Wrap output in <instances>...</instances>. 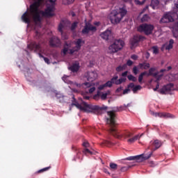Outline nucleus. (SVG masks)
<instances>
[{"label": "nucleus", "instance_id": "47", "mask_svg": "<svg viewBox=\"0 0 178 178\" xmlns=\"http://www.w3.org/2000/svg\"><path fill=\"white\" fill-rule=\"evenodd\" d=\"M104 84H105L106 87H109V88L112 87V85H113L111 81H108Z\"/></svg>", "mask_w": 178, "mask_h": 178}, {"label": "nucleus", "instance_id": "2", "mask_svg": "<svg viewBox=\"0 0 178 178\" xmlns=\"http://www.w3.org/2000/svg\"><path fill=\"white\" fill-rule=\"evenodd\" d=\"M72 105L76 106L78 109H80V111H84V112H87L88 113H90V112H93L95 115H102L103 111H106V109H108L106 106L99 107V106L88 104L84 102H82L81 106V104H79V102L76 101L74 97H72Z\"/></svg>", "mask_w": 178, "mask_h": 178}, {"label": "nucleus", "instance_id": "61", "mask_svg": "<svg viewBox=\"0 0 178 178\" xmlns=\"http://www.w3.org/2000/svg\"><path fill=\"white\" fill-rule=\"evenodd\" d=\"M72 149L73 151H77V149H78L76 146L72 145Z\"/></svg>", "mask_w": 178, "mask_h": 178}, {"label": "nucleus", "instance_id": "20", "mask_svg": "<svg viewBox=\"0 0 178 178\" xmlns=\"http://www.w3.org/2000/svg\"><path fill=\"white\" fill-rule=\"evenodd\" d=\"M111 36L112 32L109 29H107L106 31L100 34V37L106 41H108V40H109V38H111Z\"/></svg>", "mask_w": 178, "mask_h": 178}, {"label": "nucleus", "instance_id": "26", "mask_svg": "<svg viewBox=\"0 0 178 178\" xmlns=\"http://www.w3.org/2000/svg\"><path fill=\"white\" fill-rule=\"evenodd\" d=\"M150 65L149 63H139L138 65V67H139V69H144L145 70H147V69H149Z\"/></svg>", "mask_w": 178, "mask_h": 178}, {"label": "nucleus", "instance_id": "33", "mask_svg": "<svg viewBox=\"0 0 178 178\" xmlns=\"http://www.w3.org/2000/svg\"><path fill=\"white\" fill-rule=\"evenodd\" d=\"M67 51H69V44L65 42V46L63 49V54H64V55H66V54H67Z\"/></svg>", "mask_w": 178, "mask_h": 178}, {"label": "nucleus", "instance_id": "35", "mask_svg": "<svg viewBox=\"0 0 178 178\" xmlns=\"http://www.w3.org/2000/svg\"><path fill=\"white\" fill-rule=\"evenodd\" d=\"M127 79L129 81H134V83H136V81H137V77L133 76L132 74L128 75Z\"/></svg>", "mask_w": 178, "mask_h": 178}, {"label": "nucleus", "instance_id": "53", "mask_svg": "<svg viewBox=\"0 0 178 178\" xmlns=\"http://www.w3.org/2000/svg\"><path fill=\"white\" fill-rule=\"evenodd\" d=\"M94 91H95V87L92 86V88H90L89 89V93L90 94H92V92H94Z\"/></svg>", "mask_w": 178, "mask_h": 178}, {"label": "nucleus", "instance_id": "8", "mask_svg": "<svg viewBox=\"0 0 178 178\" xmlns=\"http://www.w3.org/2000/svg\"><path fill=\"white\" fill-rule=\"evenodd\" d=\"M123 47H124V42L122 40H116L109 46L108 49L110 52L115 54L118 51H120Z\"/></svg>", "mask_w": 178, "mask_h": 178}, {"label": "nucleus", "instance_id": "40", "mask_svg": "<svg viewBox=\"0 0 178 178\" xmlns=\"http://www.w3.org/2000/svg\"><path fill=\"white\" fill-rule=\"evenodd\" d=\"M138 69H140V67H137V66H134L133 68V73L134 74H135V76H137V74H138Z\"/></svg>", "mask_w": 178, "mask_h": 178}, {"label": "nucleus", "instance_id": "21", "mask_svg": "<svg viewBox=\"0 0 178 178\" xmlns=\"http://www.w3.org/2000/svg\"><path fill=\"white\" fill-rule=\"evenodd\" d=\"M69 76L67 75H64L63 77H62V80L66 83L67 84H74V86H75L76 87H78V88H80V87H81V84L80 83H74L72 81H70L69 80Z\"/></svg>", "mask_w": 178, "mask_h": 178}, {"label": "nucleus", "instance_id": "29", "mask_svg": "<svg viewBox=\"0 0 178 178\" xmlns=\"http://www.w3.org/2000/svg\"><path fill=\"white\" fill-rule=\"evenodd\" d=\"M175 44V40L173 39H170L168 44L166 45L165 49L168 51L172 49L173 48V44Z\"/></svg>", "mask_w": 178, "mask_h": 178}, {"label": "nucleus", "instance_id": "13", "mask_svg": "<svg viewBox=\"0 0 178 178\" xmlns=\"http://www.w3.org/2000/svg\"><path fill=\"white\" fill-rule=\"evenodd\" d=\"M162 146V142L159 140H152L150 145L148 146L147 149H151L152 155L154 151H156Z\"/></svg>", "mask_w": 178, "mask_h": 178}, {"label": "nucleus", "instance_id": "56", "mask_svg": "<svg viewBox=\"0 0 178 178\" xmlns=\"http://www.w3.org/2000/svg\"><path fill=\"white\" fill-rule=\"evenodd\" d=\"M128 88H134V83H130L129 85H128Z\"/></svg>", "mask_w": 178, "mask_h": 178}, {"label": "nucleus", "instance_id": "51", "mask_svg": "<svg viewBox=\"0 0 178 178\" xmlns=\"http://www.w3.org/2000/svg\"><path fill=\"white\" fill-rule=\"evenodd\" d=\"M83 146L85 147V148H88V147H90V143H88L87 141H85L83 143Z\"/></svg>", "mask_w": 178, "mask_h": 178}, {"label": "nucleus", "instance_id": "24", "mask_svg": "<svg viewBox=\"0 0 178 178\" xmlns=\"http://www.w3.org/2000/svg\"><path fill=\"white\" fill-rule=\"evenodd\" d=\"M69 69L72 72V73H76V72H79V70L80 69V65L77 63H74L69 67Z\"/></svg>", "mask_w": 178, "mask_h": 178}, {"label": "nucleus", "instance_id": "14", "mask_svg": "<svg viewBox=\"0 0 178 178\" xmlns=\"http://www.w3.org/2000/svg\"><path fill=\"white\" fill-rule=\"evenodd\" d=\"M155 70H156V68L155 67H151L149 70V73L147 72V76H152L153 77H155V79H156V81H159V80H161V79H162V77H163V74H159V72H154Z\"/></svg>", "mask_w": 178, "mask_h": 178}, {"label": "nucleus", "instance_id": "63", "mask_svg": "<svg viewBox=\"0 0 178 178\" xmlns=\"http://www.w3.org/2000/svg\"><path fill=\"white\" fill-rule=\"evenodd\" d=\"M166 69H161V70H160V73H163V72H166Z\"/></svg>", "mask_w": 178, "mask_h": 178}, {"label": "nucleus", "instance_id": "7", "mask_svg": "<svg viewBox=\"0 0 178 178\" xmlns=\"http://www.w3.org/2000/svg\"><path fill=\"white\" fill-rule=\"evenodd\" d=\"M154 26L151 24H142L138 27L139 33H144L145 35H150L154 31Z\"/></svg>", "mask_w": 178, "mask_h": 178}, {"label": "nucleus", "instance_id": "49", "mask_svg": "<svg viewBox=\"0 0 178 178\" xmlns=\"http://www.w3.org/2000/svg\"><path fill=\"white\" fill-rule=\"evenodd\" d=\"M121 172H127L129 170L128 166H124L120 168Z\"/></svg>", "mask_w": 178, "mask_h": 178}, {"label": "nucleus", "instance_id": "57", "mask_svg": "<svg viewBox=\"0 0 178 178\" xmlns=\"http://www.w3.org/2000/svg\"><path fill=\"white\" fill-rule=\"evenodd\" d=\"M122 90H123V88L122 86L119 87L116 89V92H120V91H122Z\"/></svg>", "mask_w": 178, "mask_h": 178}, {"label": "nucleus", "instance_id": "25", "mask_svg": "<svg viewBox=\"0 0 178 178\" xmlns=\"http://www.w3.org/2000/svg\"><path fill=\"white\" fill-rule=\"evenodd\" d=\"M65 26H66V21L61 20L58 25V31L61 33V34H63V29H65Z\"/></svg>", "mask_w": 178, "mask_h": 178}, {"label": "nucleus", "instance_id": "41", "mask_svg": "<svg viewBox=\"0 0 178 178\" xmlns=\"http://www.w3.org/2000/svg\"><path fill=\"white\" fill-rule=\"evenodd\" d=\"M103 145H104L105 147H111V145H112V143L109 140H104L103 142Z\"/></svg>", "mask_w": 178, "mask_h": 178}, {"label": "nucleus", "instance_id": "45", "mask_svg": "<svg viewBox=\"0 0 178 178\" xmlns=\"http://www.w3.org/2000/svg\"><path fill=\"white\" fill-rule=\"evenodd\" d=\"M76 27H77V22H74L71 25V31H73L74 30H76Z\"/></svg>", "mask_w": 178, "mask_h": 178}, {"label": "nucleus", "instance_id": "62", "mask_svg": "<svg viewBox=\"0 0 178 178\" xmlns=\"http://www.w3.org/2000/svg\"><path fill=\"white\" fill-rule=\"evenodd\" d=\"M124 106H125V109H127V108L131 106V104H124Z\"/></svg>", "mask_w": 178, "mask_h": 178}, {"label": "nucleus", "instance_id": "50", "mask_svg": "<svg viewBox=\"0 0 178 178\" xmlns=\"http://www.w3.org/2000/svg\"><path fill=\"white\" fill-rule=\"evenodd\" d=\"M106 87V86L105 83L103 84V85H100V86L98 87V90H99L101 91V90H104Z\"/></svg>", "mask_w": 178, "mask_h": 178}, {"label": "nucleus", "instance_id": "4", "mask_svg": "<svg viewBox=\"0 0 178 178\" xmlns=\"http://www.w3.org/2000/svg\"><path fill=\"white\" fill-rule=\"evenodd\" d=\"M54 12H55V6L54 4H51L47 6L44 11L40 10L38 8L37 13L39 16L38 19L35 18L37 15L35 13H31V15L33 16V22L37 23L38 22H41L42 20L40 15H42L43 17H53V16H55V13Z\"/></svg>", "mask_w": 178, "mask_h": 178}, {"label": "nucleus", "instance_id": "19", "mask_svg": "<svg viewBox=\"0 0 178 178\" xmlns=\"http://www.w3.org/2000/svg\"><path fill=\"white\" fill-rule=\"evenodd\" d=\"M21 19L22 22H24V23H26V24H30L31 23V17L27 11L22 15Z\"/></svg>", "mask_w": 178, "mask_h": 178}, {"label": "nucleus", "instance_id": "54", "mask_svg": "<svg viewBox=\"0 0 178 178\" xmlns=\"http://www.w3.org/2000/svg\"><path fill=\"white\" fill-rule=\"evenodd\" d=\"M131 58L133 59V60H137V59H138V56L136 54L132 55Z\"/></svg>", "mask_w": 178, "mask_h": 178}, {"label": "nucleus", "instance_id": "15", "mask_svg": "<svg viewBox=\"0 0 178 178\" xmlns=\"http://www.w3.org/2000/svg\"><path fill=\"white\" fill-rule=\"evenodd\" d=\"M49 43L50 47H51L52 48H58L61 45L60 39H59L56 36L51 37L49 40Z\"/></svg>", "mask_w": 178, "mask_h": 178}, {"label": "nucleus", "instance_id": "64", "mask_svg": "<svg viewBox=\"0 0 178 178\" xmlns=\"http://www.w3.org/2000/svg\"><path fill=\"white\" fill-rule=\"evenodd\" d=\"M84 99H90V97L89 96H85L83 97Z\"/></svg>", "mask_w": 178, "mask_h": 178}, {"label": "nucleus", "instance_id": "37", "mask_svg": "<svg viewBox=\"0 0 178 178\" xmlns=\"http://www.w3.org/2000/svg\"><path fill=\"white\" fill-rule=\"evenodd\" d=\"M148 20H149V16H148L147 14L144 15L141 18V22L143 23H144V22H148Z\"/></svg>", "mask_w": 178, "mask_h": 178}, {"label": "nucleus", "instance_id": "22", "mask_svg": "<svg viewBox=\"0 0 178 178\" xmlns=\"http://www.w3.org/2000/svg\"><path fill=\"white\" fill-rule=\"evenodd\" d=\"M88 81H94L97 79V73L94 72H89L86 75Z\"/></svg>", "mask_w": 178, "mask_h": 178}, {"label": "nucleus", "instance_id": "44", "mask_svg": "<svg viewBox=\"0 0 178 178\" xmlns=\"http://www.w3.org/2000/svg\"><path fill=\"white\" fill-rule=\"evenodd\" d=\"M136 5H144L145 3V0L140 1V0H135Z\"/></svg>", "mask_w": 178, "mask_h": 178}, {"label": "nucleus", "instance_id": "28", "mask_svg": "<svg viewBox=\"0 0 178 178\" xmlns=\"http://www.w3.org/2000/svg\"><path fill=\"white\" fill-rule=\"evenodd\" d=\"M156 116H159V118H172V114L169 113H157Z\"/></svg>", "mask_w": 178, "mask_h": 178}, {"label": "nucleus", "instance_id": "36", "mask_svg": "<svg viewBox=\"0 0 178 178\" xmlns=\"http://www.w3.org/2000/svg\"><path fill=\"white\" fill-rule=\"evenodd\" d=\"M141 88H142L141 86L137 85L134 87V88L132 89V91L134 94H136V92H137V91L141 90Z\"/></svg>", "mask_w": 178, "mask_h": 178}, {"label": "nucleus", "instance_id": "18", "mask_svg": "<svg viewBox=\"0 0 178 178\" xmlns=\"http://www.w3.org/2000/svg\"><path fill=\"white\" fill-rule=\"evenodd\" d=\"M108 95H111V90H107L106 92L103 93L101 95V92L99 90L97 91V94L93 96L94 99H98L99 97H101L102 99L105 100L106 99V97Z\"/></svg>", "mask_w": 178, "mask_h": 178}, {"label": "nucleus", "instance_id": "43", "mask_svg": "<svg viewBox=\"0 0 178 178\" xmlns=\"http://www.w3.org/2000/svg\"><path fill=\"white\" fill-rule=\"evenodd\" d=\"M83 86H85L86 88H90V87H92V83L86 82L83 83Z\"/></svg>", "mask_w": 178, "mask_h": 178}, {"label": "nucleus", "instance_id": "59", "mask_svg": "<svg viewBox=\"0 0 178 178\" xmlns=\"http://www.w3.org/2000/svg\"><path fill=\"white\" fill-rule=\"evenodd\" d=\"M49 1L50 2V3H51V5H54L55 6V3L56 2V0H49Z\"/></svg>", "mask_w": 178, "mask_h": 178}, {"label": "nucleus", "instance_id": "17", "mask_svg": "<svg viewBox=\"0 0 178 178\" xmlns=\"http://www.w3.org/2000/svg\"><path fill=\"white\" fill-rule=\"evenodd\" d=\"M118 75L114 76L111 79V84H115V86H120L122 83H126L127 81V78H120Z\"/></svg>", "mask_w": 178, "mask_h": 178}, {"label": "nucleus", "instance_id": "52", "mask_svg": "<svg viewBox=\"0 0 178 178\" xmlns=\"http://www.w3.org/2000/svg\"><path fill=\"white\" fill-rule=\"evenodd\" d=\"M127 66H132L133 65V61H131V60H128L127 62Z\"/></svg>", "mask_w": 178, "mask_h": 178}, {"label": "nucleus", "instance_id": "46", "mask_svg": "<svg viewBox=\"0 0 178 178\" xmlns=\"http://www.w3.org/2000/svg\"><path fill=\"white\" fill-rule=\"evenodd\" d=\"M127 74H129V71H125L124 72L122 73L121 76V79H126V77H127Z\"/></svg>", "mask_w": 178, "mask_h": 178}, {"label": "nucleus", "instance_id": "16", "mask_svg": "<svg viewBox=\"0 0 178 178\" xmlns=\"http://www.w3.org/2000/svg\"><path fill=\"white\" fill-rule=\"evenodd\" d=\"M175 89V85H173V83H168L164 86H163V88L160 90H159V92H160V94H161L162 95H165V94H168V92H169V91H172Z\"/></svg>", "mask_w": 178, "mask_h": 178}, {"label": "nucleus", "instance_id": "38", "mask_svg": "<svg viewBox=\"0 0 178 178\" xmlns=\"http://www.w3.org/2000/svg\"><path fill=\"white\" fill-rule=\"evenodd\" d=\"M110 168L112 170H116V169H118V164L114 163H110Z\"/></svg>", "mask_w": 178, "mask_h": 178}, {"label": "nucleus", "instance_id": "9", "mask_svg": "<svg viewBox=\"0 0 178 178\" xmlns=\"http://www.w3.org/2000/svg\"><path fill=\"white\" fill-rule=\"evenodd\" d=\"M151 156H152V152H150L148 155H145L144 154H142L138 156H129L127 159H125V160L136 161V162H144V161L149 159Z\"/></svg>", "mask_w": 178, "mask_h": 178}, {"label": "nucleus", "instance_id": "48", "mask_svg": "<svg viewBox=\"0 0 178 178\" xmlns=\"http://www.w3.org/2000/svg\"><path fill=\"white\" fill-rule=\"evenodd\" d=\"M56 98H58V99H60V98H63V95H62L59 92H57V93H56Z\"/></svg>", "mask_w": 178, "mask_h": 178}, {"label": "nucleus", "instance_id": "55", "mask_svg": "<svg viewBox=\"0 0 178 178\" xmlns=\"http://www.w3.org/2000/svg\"><path fill=\"white\" fill-rule=\"evenodd\" d=\"M79 50L76 49V47H74L72 49L70 50V54H74V52H77Z\"/></svg>", "mask_w": 178, "mask_h": 178}, {"label": "nucleus", "instance_id": "1", "mask_svg": "<svg viewBox=\"0 0 178 178\" xmlns=\"http://www.w3.org/2000/svg\"><path fill=\"white\" fill-rule=\"evenodd\" d=\"M122 111H126V107L124 104L123 106H120V107H116L115 110L111 111H108L107 115H108V118L106 119L107 124H110L111 128L109 132L113 137L115 138H118V140H122L124 138H130L133 137V133L129 131H124L122 132H120L118 129L115 127V124H116V114L115 112H122Z\"/></svg>", "mask_w": 178, "mask_h": 178}, {"label": "nucleus", "instance_id": "3", "mask_svg": "<svg viewBox=\"0 0 178 178\" xmlns=\"http://www.w3.org/2000/svg\"><path fill=\"white\" fill-rule=\"evenodd\" d=\"M35 40H37L38 42H31L27 45V48L30 49V51H34V52L38 54L39 57L42 58L45 63L49 65L51 63L49 58L44 57L41 54V52H42V44H44V40H42V35L38 31L35 32Z\"/></svg>", "mask_w": 178, "mask_h": 178}, {"label": "nucleus", "instance_id": "60", "mask_svg": "<svg viewBox=\"0 0 178 178\" xmlns=\"http://www.w3.org/2000/svg\"><path fill=\"white\" fill-rule=\"evenodd\" d=\"M159 89V83H157L156 88H154V91H157Z\"/></svg>", "mask_w": 178, "mask_h": 178}, {"label": "nucleus", "instance_id": "58", "mask_svg": "<svg viewBox=\"0 0 178 178\" xmlns=\"http://www.w3.org/2000/svg\"><path fill=\"white\" fill-rule=\"evenodd\" d=\"M129 91H130V89L127 88V89H124L123 91V94L126 95L129 92Z\"/></svg>", "mask_w": 178, "mask_h": 178}, {"label": "nucleus", "instance_id": "27", "mask_svg": "<svg viewBox=\"0 0 178 178\" xmlns=\"http://www.w3.org/2000/svg\"><path fill=\"white\" fill-rule=\"evenodd\" d=\"M83 42H84L81 39L76 40V41L75 42V49L80 51V49H81V44H83Z\"/></svg>", "mask_w": 178, "mask_h": 178}, {"label": "nucleus", "instance_id": "23", "mask_svg": "<svg viewBox=\"0 0 178 178\" xmlns=\"http://www.w3.org/2000/svg\"><path fill=\"white\" fill-rule=\"evenodd\" d=\"M143 137V134L139 135H136L135 136H133L132 138H130L127 140V143H129V144H133V143H136L137 140H140Z\"/></svg>", "mask_w": 178, "mask_h": 178}, {"label": "nucleus", "instance_id": "6", "mask_svg": "<svg viewBox=\"0 0 178 178\" xmlns=\"http://www.w3.org/2000/svg\"><path fill=\"white\" fill-rule=\"evenodd\" d=\"M127 15V10L124 8H120L119 12L113 11L110 14V20L113 24L120 23V21Z\"/></svg>", "mask_w": 178, "mask_h": 178}, {"label": "nucleus", "instance_id": "11", "mask_svg": "<svg viewBox=\"0 0 178 178\" xmlns=\"http://www.w3.org/2000/svg\"><path fill=\"white\" fill-rule=\"evenodd\" d=\"M34 2L30 6L29 12L30 13H35V18L39 19L40 16L38 15V13H37L38 9H39L40 6H41V3H42V0H33Z\"/></svg>", "mask_w": 178, "mask_h": 178}, {"label": "nucleus", "instance_id": "32", "mask_svg": "<svg viewBox=\"0 0 178 178\" xmlns=\"http://www.w3.org/2000/svg\"><path fill=\"white\" fill-rule=\"evenodd\" d=\"M158 5H159V0H152L151 6L153 9H155Z\"/></svg>", "mask_w": 178, "mask_h": 178}, {"label": "nucleus", "instance_id": "39", "mask_svg": "<svg viewBox=\"0 0 178 178\" xmlns=\"http://www.w3.org/2000/svg\"><path fill=\"white\" fill-rule=\"evenodd\" d=\"M50 168H51V166L42 168L41 170H39L38 171V173H44V172L48 171Z\"/></svg>", "mask_w": 178, "mask_h": 178}, {"label": "nucleus", "instance_id": "12", "mask_svg": "<svg viewBox=\"0 0 178 178\" xmlns=\"http://www.w3.org/2000/svg\"><path fill=\"white\" fill-rule=\"evenodd\" d=\"M145 40V36H143L141 35H134V38L131 40V49H134V48H137L138 47V44L140 42H143Z\"/></svg>", "mask_w": 178, "mask_h": 178}, {"label": "nucleus", "instance_id": "31", "mask_svg": "<svg viewBox=\"0 0 178 178\" xmlns=\"http://www.w3.org/2000/svg\"><path fill=\"white\" fill-rule=\"evenodd\" d=\"M144 76H147V71H145L142 73L138 76V82L141 84L143 83V79H144Z\"/></svg>", "mask_w": 178, "mask_h": 178}, {"label": "nucleus", "instance_id": "34", "mask_svg": "<svg viewBox=\"0 0 178 178\" xmlns=\"http://www.w3.org/2000/svg\"><path fill=\"white\" fill-rule=\"evenodd\" d=\"M152 53L154 55H158L159 54V49L158 48V46H153L152 47Z\"/></svg>", "mask_w": 178, "mask_h": 178}, {"label": "nucleus", "instance_id": "5", "mask_svg": "<svg viewBox=\"0 0 178 178\" xmlns=\"http://www.w3.org/2000/svg\"><path fill=\"white\" fill-rule=\"evenodd\" d=\"M178 3H175L174 12H168L163 15L160 23H172L178 19Z\"/></svg>", "mask_w": 178, "mask_h": 178}, {"label": "nucleus", "instance_id": "42", "mask_svg": "<svg viewBox=\"0 0 178 178\" xmlns=\"http://www.w3.org/2000/svg\"><path fill=\"white\" fill-rule=\"evenodd\" d=\"M83 153L85 154V155H87V154H90V155H92V152L90 151V149H84L83 150Z\"/></svg>", "mask_w": 178, "mask_h": 178}, {"label": "nucleus", "instance_id": "30", "mask_svg": "<svg viewBox=\"0 0 178 178\" xmlns=\"http://www.w3.org/2000/svg\"><path fill=\"white\" fill-rule=\"evenodd\" d=\"M127 67V65L126 64H124L122 65H119L115 68L116 72L120 73V72H123V70H126V68Z\"/></svg>", "mask_w": 178, "mask_h": 178}, {"label": "nucleus", "instance_id": "10", "mask_svg": "<svg viewBox=\"0 0 178 178\" xmlns=\"http://www.w3.org/2000/svg\"><path fill=\"white\" fill-rule=\"evenodd\" d=\"M95 31H97V26L92 25L90 22H86L85 26L81 31V33L83 34V35H88V34L91 33L90 35H92Z\"/></svg>", "mask_w": 178, "mask_h": 178}]
</instances>
